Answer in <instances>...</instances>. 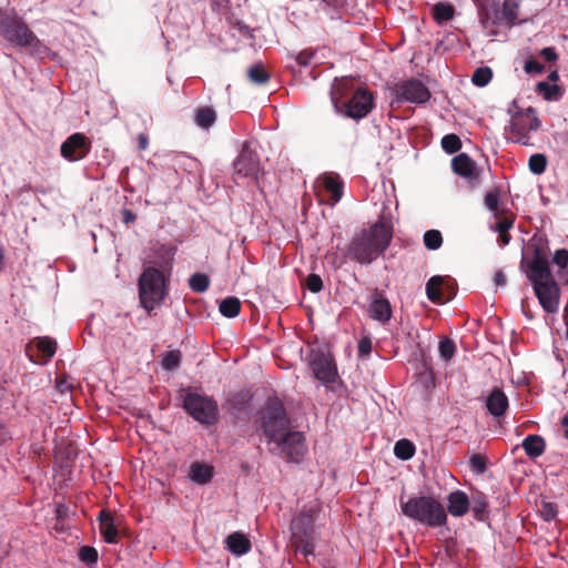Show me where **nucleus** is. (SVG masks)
<instances>
[{
    "label": "nucleus",
    "mask_w": 568,
    "mask_h": 568,
    "mask_svg": "<svg viewBox=\"0 0 568 568\" xmlns=\"http://www.w3.org/2000/svg\"><path fill=\"white\" fill-rule=\"evenodd\" d=\"M519 2L520 0H504L501 13L496 10L494 23L504 20L508 28H511L518 18Z\"/></svg>",
    "instance_id": "obj_22"
},
{
    "label": "nucleus",
    "mask_w": 568,
    "mask_h": 568,
    "mask_svg": "<svg viewBox=\"0 0 568 568\" xmlns=\"http://www.w3.org/2000/svg\"><path fill=\"white\" fill-rule=\"evenodd\" d=\"M527 456L530 458H537L541 456L546 448L544 438L539 435H528L521 443Z\"/></svg>",
    "instance_id": "obj_24"
},
{
    "label": "nucleus",
    "mask_w": 568,
    "mask_h": 568,
    "mask_svg": "<svg viewBox=\"0 0 568 568\" xmlns=\"http://www.w3.org/2000/svg\"><path fill=\"white\" fill-rule=\"evenodd\" d=\"M216 120V113L215 111L210 106H202L197 109L195 114V123L203 128L209 129L211 128Z\"/></svg>",
    "instance_id": "obj_31"
},
{
    "label": "nucleus",
    "mask_w": 568,
    "mask_h": 568,
    "mask_svg": "<svg viewBox=\"0 0 568 568\" xmlns=\"http://www.w3.org/2000/svg\"><path fill=\"white\" fill-rule=\"evenodd\" d=\"M394 454L397 458L402 460L410 459L415 454V446L408 439H399L395 443Z\"/></svg>",
    "instance_id": "obj_34"
},
{
    "label": "nucleus",
    "mask_w": 568,
    "mask_h": 568,
    "mask_svg": "<svg viewBox=\"0 0 568 568\" xmlns=\"http://www.w3.org/2000/svg\"><path fill=\"white\" fill-rule=\"evenodd\" d=\"M305 285L312 293H320L323 290V281L317 274H310L306 278Z\"/></svg>",
    "instance_id": "obj_48"
},
{
    "label": "nucleus",
    "mask_w": 568,
    "mask_h": 568,
    "mask_svg": "<svg viewBox=\"0 0 568 568\" xmlns=\"http://www.w3.org/2000/svg\"><path fill=\"white\" fill-rule=\"evenodd\" d=\"M181 353L180 351L166 352L161 361L162 368L165 371H173L180 366Z\"/></svg>",
    "instance_id": "obj_40"
},
{
    "label": "nucleus",
    "mask_w": 568,
    "mask_h": 568,
    "mask_svg": "<svg viewBox=\"0 0 568 568\" xmlns=\"http://www.w3.org/2000/svg\"><path fill=\"white\" fill-rule=\"evenodd\" d=\"M537 92L542 94L545 100H557L560 95V88L557 84H549L542 81L537 84Z\"/></svg>",
    "instance_id": "obj_37"
},
{
    "label": "nucleus",
    "mask_w": 568,
    "mask_h": 568,
    "mask_svg": "<svg viewBox=\"0 0 568 568\" xmlns=\"http://www.w3.org/2000/svg\"><path fill=\"white\" fill-rule=\"evenodd\" d=\"M320 507L317 504L305 506L301 513L292 519L291 530L293 541L297 550L305 557L313 556L315 549V527Z\"/></svg>",
    "instance_id": "obj_4"
},
{
    "label": "nucleus",
    "mask_w": 568,
    "mask_h": 568,
    "mask_svg": "<svg viewBox=\"0 0 568 568\" xmlns=\"http://www.w3.org/2000/svg\"><path fill=\"white\" fill-rule=\"evenodd\" d=\"M488 19H489L488 13L481 14L483 23H485V21L488 20Z\"/></svg>",
    "instance_id": "obj_62"
},
{
    "label": "nucleus",
    "mask_w": 568,
    "mask_h": 568,
    "mask_svg": "<svg viewBox=\"0 0 568 568\" xmlns=\"http://www.w3.org/2000/svg\"><path fill=\"white\" fill-rule=\"evenodd\" d=\"M247 75L251 82L258 85L265 84L271 78L270 73L266 71L262 63L253 64L247 70Z\"/></svg>",
    "instance_id": "obj_33"
},
{
    "label": "nucleus",
    "mask_w": 568,
    "mask_h": 568,
    "mask_svg": "<svg viewBox=\"0 0 568 568\" xmlns=\"http://www.w3.org/2000/svg\"><path fill=\"white\" fill-rule=\"evenodd\" d=\"M469 500V508L471 509L474 517L478 520H483L488 507L487 497L481 491H475Z\"/></svg>",
    "instance_id": "obj_28"
},
{
    "label": "nucleus",
    "mask_w": 568,
    "mask_h": 568,
    "mask_svg": "<svg viewBox=\"0 0 568 568\" xmlns=\"http://www.w3.org/2000/svg\"><path fill=\"white\" fill-rule=\"evenodd\" d=\"M368 312L373 320L381 323H386L392 317L390 303L386 297L382 295H377L371 301Z\"/></svg>",
    "instance_id": "obj_20"
},
{
    "label": "nucleus",
    "mask_w": 568,
    "mask_h": 568,
    "mask_svg": "<svg viewBox=\"0 0 568 568\" xmlns=\"http://www.w3.org/2000/svg\"><path fill=\"white\" fill-rule=\"evenodd\" d=\"M92 142L83 133L77 132L67 138L60 146V153L69 162L84 159L91 151Z\"/></svg>",
    "instance_id": "obj_14"
},
{
    "label": "nucleus",
    "mask_w": 568,
    "mask_h": 568,
    "mask_svg": "<svg viewBox=\"0 0 568 568\" xmlns=\"http://www.w3.org/2000/svg\"><path fill=\"white\" fill-rule=\"evenodd\" d=\"M313 58L314 52L312 50H303L297 54L296 61L300 65L306 67L311 63Z\"/></svg>",
    "instance_id": "obj_52"
},
{
    "label": "nucleus",
    "mask_w": 568,
    "mask_h": 568,
    "mask_svg": "<svg viewBox=\"0 0 568 568\" xmlns=\"http://www.w3.org/2000/svg\"><path fill=\"white\" fill-rule=\"evenodd\" d=\"M183 408L196 422L214 425L219 419V406L213 397L192 392L190 388L180 390Z\"/></svg>",
    "instance_id": "obj_5"
},
{
    "label": "nucleus",
    "mask_w": 568,
    "mask_h": 568,
    "mask_svg": "<svg viewBox=\"0 0 568 568\" xmlns=\"http://www.w3.org/2000/svg\"><path fill=\"white\" fill-rule=\"evenodd\" d=\"M213 477V467L201 464L193 463L190 467V478L192 481L204 485L207 484Z\"/></svg>",
    "instance_id": "obj_25"
},
{
    "label": "nucleus",
    "mask_w": 568,
    "mask_h": 568,
    "mask_svg": "<svg viewBox=\"0 0 568 568\" xmlns=\"http://www.w3.org/2000/svg\"><path fill=\"white\" fill-rule=\"evenodd\" d=\"M261 427L267 439L268 447L290 429V420L283 404L278 400L268 402L262 417Z\"/></svg>",
    "instance_id": "obj_9"
},
{
    "label": "nucleus",
    "mask_w": 568,
    "mask_h": 568,
    "mask_svg": "<svg viewBox=\"0 0 568 568\" xmlns=\"http://www.w3.org/2000/svg\"><path fill=\"white\" fill-rule=\"evenodd\" d=\"M544 70V65L534 59L527 60L525 63V71L527 73H541Z\"/></svg>",
    "instance_id": "obj_51"
},
{
    "label": "nucleus",
    "mask_w": 568,
    "mask_h": 568,
    "mask_svg": "<svg viewBox=\"0 0 568 568\" xmlns=\"http://www.w3.org/2000/svg\"><path fill=\"white\" fill-rule=\"evenodd\" d=\"M226 548L235 556H243L251 550L250 539L242 532L235 531L225 539Z\"/></svg>",
    "instance_id": "obj_21"
},
{
    "label": "nucleus",
    "mask_w": 568,
    "mask_h": 568,
    "mask_svg": "<svg viewBox=\"0 0 568 568\" xmlns=\"http://www.w3.org/2000/svg\"><path fill=\"white\" fill-rule=\"evenodd\" d=\"M349 261L347 251H327L324 255V264L336 271Z\"/></svg>",
    "instance_id": "obj_27"
},
{
    "label": "nucleus",
    "mask_w": 568,
    "mask_h": 568,
    "mask_svg": "<svg viewBox=\"0 0 568 568\" xmlns=\"http://www.w3.org/2000/svg\"><path fill=\"white\" fill-rule=\"evenodd\" d=\"M494 283L496 286H505L506 285V276L501 271H497L494 276Z\"/></svg>",
    "instance_id": "obj_56"
},
{
    "label": "nucleus",
    "mask_w": 568,
    "mask_h": 568,
    "mask_svg": "<svg viewBox=\"0 0 568 568\" xmlns=\"http://www.w3.org/2000/svg\"><path fill=\"white\" fill-rule=\"evenodd\" d=\"M324 189L331 193L333 203H337L343 195V182L338 175L325 174L323 176Z\"/></svg>",
    "instance_id": "obj_26"
},
{
    "label": "nucleus",
    "mask_w": 568,
    "mask_h": 568,
    "mask_svg": "<svg viewBox=\"0 0 568 568\" xmlns=\"http://www.w3.org/2000/svg\"><path fill=\"white\" fill-rule=\"evenodd\" d=\"M402 514L413 521L429 528H438L447 523L444 506L433 496H414L400 500Z\"/></svg>",
    "instance_id": "obj_3"
},
{
    "label": "nucleus",
    "mask_w": 568,
    "mask_h": 568,
    "mask_svg": "<svg viewBox=\"0 0 568 568\" xmlns=\"http://www.w3.org/2000/svg\"><path fill=\"white\" fill-rule=\"evenodd\" d=\"M153 252L154 254L145 260L139 278L140 304L148 312L162 304L168 295L174 261L172 251Z\"/></svg>",
    "instance_id": "obj_2"
},
{
    "label": "nucleus",
    "mask_w": 568,
    "mask_h": 568,
    "mask_svg": "<svg viewBox=\"0 0 568 568\" xmlns=\"http://www.w3.org/2000/svg\"><path fill=\"white\" fill-rule=\"evenodd\" d=\"M486 408L494 417L503 416L508 408V397L498 387H495L486 398Z\"/></svg>",
    "instance_id": "obj_18"
},
{
    "label": "nucleus",
    "mask_w": 568,
    "mask_h": 568,
    "mask_svg": "<svg viewBox=\"0 0 568 568\" xmlns=\"http://www.w3.org/2000/svg\"><path fill=\"white\" fill-rule=\"evenodd\" d=\"M189 286L195 293H203L210 286V278L204 273H195L189 278Z\"/></svg>",
    "instance_id": "obj_35"
},
{
    "label": "nucleus",
    "mask_w": 568,
    "mask_h": 568,
    "mask_svg": "<svg viewBox=\"0 0 568 568\" xmlns=\"http://www.w3.org/2000/svg\"><path fill=\"white\" fill-rule=\"evenodd\" d=\"M397 98L410 103H425L430 99L428 88L417 79L404 81L397 87Z\"/></svg>",
    "instance_id": "obj_16"
},
{
    "label": "nucleus",
    "mask_w": 568,
    "mask_h": 568,
    "mask_svg": "<svg viewBox=\"0 0 568 568\" xmlns=\"http://www.w3.org/2000/svg\"><path fill=\"white\" fill-rule=\"evenodd\" d=\"M393 223L382 215L368 227L362 229L354 237L349 248H387L393 239Z\"/></svg>",
    "instance_id": "obj_6"
},
{
    "label": "nucleus",
    "mask_w": 568,
    "mask_h": 568,
    "mask_svg": "<svg viewBox=\"0 0 568 568\" xmlns=\"http://www.w3.org/2000/svg\"><path fill=\"white\" fill-rule=\"evenodd\" d=\"M55 352L57 342L48 336L36 337L26 345V355L33 364H47Z\"/></svg>",
    "instance_id": "obj_15"
},
{
    "label": "nucleus",
    "mask_w": 568,
    "mask_h": 568,
    "mask_svg": "<svg viewBox=\"0 0 568 568\" xmlns=\"http://www.w3.org/2000/svg\"><path fill=\"white\" fill-rule=\"evenodd\" d=\"M121 220L125 225L133 224L136 221V214L129 209L121 210Z\"/></svg>",
    "instance_id": "obj_54"
},
{
    "label": "nucleus",
    "mask_w": 568,
    "mask_h": 568,
    "mask_svg": "<svg viewBox=\"0 0 568 568\" xmlns=\"http://www.w3.org/2000/svg\"><path fill=\"white\" fill-rule=\"evenodd\" d=\"M442 148L448 154H453L462 149V141L459 136L454 133L446 134L442 139Z\"/></svg>",
    "instance_id": "obj_39"
},
{
    "label": "nucleus",
    "mask_w": 568,
    "mask_h": 568,
    "mask_svg": "<svg viewBox=\"0 0 568 568\" xmlns=\"http://www.w3.org/2000/svg\"><path fill=\"white\" fill-rule=\"evenodd\" d=\"M0 34L14 47L37 51L41 45L40 40L27 23L17 16H4L0 20Z\"/></svg>",
    "instance_id": "obj_7"
},
{
    "label": "nucleus",
    "mask_w": 568,
    "mask_h": 568,
    "mask_svg": "<svg viewBox=\"0 0 568 568\" xmlns=\"http://www.w3.org/2000/svg\"><path fill=\"white\" fill-rule=\"evenodd\" d=\"M221 314L227 318H233L241 311V302L237 297L230 296L221 301L219 305Z\"/></svg>",
    "instance_id": "obj_30"
},
{
    "label": "nucleus",
    "mask_w": 568,
    "mask_h": 568,
    "mask_svg": "<svg viewBox=\"0 0 568 568\" xmlns=\"http://www.w3.org/2000/svg\"><path fill=\"white\" fill-rule=\"evenodd\" d=\"M552 263L558 266L559 270L568 267V251H555L552 256Z\"/></svg>",
    "instance_id": "obj_49"
},
{
    "label": "nucleus",
    "mask_w": 568,
    "mask_h": 568,
    "mask_svg": "<svg viewBox=\"0 0 568 568\" xmlns=\"http://www.w3.org/2000/svg\"><path fill=\"white\" fill-rule=\"evenodd\" d=\"M498 239L501 245H508L510 241V235L508 232L505 233H498Z\"/></svg>",
    "instance_id": "obj_58"
},
{
    "label": "nucleus",
    "mask_w": 568,
    "mask_h": 568,
    "mask_svg": "<svg viewBox=\"0 0 568 568\" xmlns=\"http://www.w3.org/2000/svg\"><path fill=\"white\" fill-rule=\"evenodd\" d=\"M443 277L433 276L426 284V295L434 303H443V291H442Z\"/></svg>",
    "instance_id": "obj_29"
},
{
    "label": "nucleus",
    "mask_w": 568,
    "mask_h": 568,
    "mask_svg": "<svg viewBox=\"0 0 568 568\" xmlns=\"http://www.w3.org/2000/svg\"><path fill=\"white\" fill-rule=\"evenodd\" d=\"M100 531L108 544H115L118 541V530L115 528L113 517L110 513L102 510L99 514Z\"/></svg>",
    "instance_id": "obj_23"
},
{
    "label": "nucleus",
    "mask_w": 568,
    "mask_h": 568,
    "mask_svg": "<svg viewBox=\"0 0 568 568\" xmlns=\"http://www.w3.org/2000/svg\"><path fill=\"white\" fill-rule=\"evenodd\" d=\"M138 143L140 150H145L149 145V138L144 133L138 135Z\"/></svg>",
    "instance_id": "obj_57"
},
{
    "label": "nucleus",
    "mask_w": 568,
    "mask_h": 568,
    "mask_svg": "<svg viewBox=\"0 0 568 568\" xmlns=\"http://www.w3.org/2000/svg\"><path fill=\"white\" fill-rule=\"evenodd\" d=\"M2 558V556H0V559Z\"/></svg>",
    "instance_id": "obj_64"
},
{
    "label": "nucleus",
    "mask_w": 568,
    "mask_h": 568,
    "mask_svg": "<svg viewBox=\"0 0 568 568\" xmlns=\"http://www.w3.org/2000/svg\"><path fill=\"white\" fill-rule=\"evenodd\" d=\"M485 205L489 211L494 212L495 216H499V190L495 189L485 195Z\"/></svg>",
    "instance_id": "obj_45"
},
{
    "label": "nucleus",
    "mask_w": 568,
    "mask_h": 568,
    "mask_svg": "<svg viewBox=\"0 0 568 568\" xmlns=\"http://www.w3.org/2000/svg\"><path fill=\"white\" fill-rule=\"evenodd\" d=\"M558 78H559V77H558L557 71H552V72H550V74L548 75V79H549L550 81H552V82L557 81V80H558Z\"/></svg>",
    "instance_id": "obj_60"
},
{
    "label": "nucleus",
    "mask_w": 568,
    "mask_h": 568,
    "mask_svg": "<svg viewBox=\"0 0 568 568\" xmlns=\"http://www.w3.org/2000/svg\"><path fill=\"white\" fill-rule=\"evenodd\" d=\"M453 171L469 181L479 180V170L474 160L467 153H460L452 160Z\"/></svg>",
    "instance_id": "obj_17"
},
{
    "label": "nucleus",
    "mask_w": 568,
    "mask_h": 568,
    "mask_svg": "<svg viewBox=\"0 0 568 568\" xmlns=\"http://www.w3.org/2000/svg\"><path fill=\"white\" fill-rule=\"evenodd\" d=\"M311 367L316 379L323 384H333L337 377V367L333 356L324 351H313Z\"/></svg>",
    "instance_id": "obj_13"
},
{
    "label": "nucleus",
    "mask_w": 568,
    "mask_h": 568,
    "mask_svg": "<svg viewBox=\"0 0 568 568\" xmlns=\"http://www.w3.org/2000/svg\"><path fill=\"white\" fill-rule=\"evenodd\" d=\"M565 437L568 438V428L565 429Z\"/></svg>",
    "instance_id": "obj_63"
},
{
    "label": "nucleus",
    "mask_w": 568,
    "mask_h": 568,
    "mask_svg": "<svg viewBox=\"0 0 568 568\" xmlns=\"http://www.w3.org/2000/svg\"><path fill=\"white\" fill-rule=\"evenodd\" d=\"M549 251H523L520 270L530 282L538 302L546 313L559 310L560 288L551 274Z\"/></svg>",
    "instance_id": "obj_1"
},
{
    "label": "nucleus",
    "mask_w": 568,
    "mask_h": 568,
    "mask_svg": "<svg viewBox=\"0 0 568 568\" xmlns=\"http://www.w3.org/2000/svg\"><path fill=\"white\" fill-rule=\"evenodd\" d=\"M377 251H347L349 253V261L359 263L362 265L371 264L376 258Z\"/></svg>",
    "instance_id": "obj_41"
},
{
    "label": "nucleus",
    "mask_w": 568,
    "mask_h": 568,
    "mask_svg": "<svg viewBox=\"0 0 568 568\" xmlns=\"http://www.w3.org/2000/svg\"><path fill=\"white\" fill-rule=\"evenodd\" d=\"M372 352V341L368 337H363L358 341L357 353L359 357H367Z\"/></svg>",
    "instance_id": "obj_50"
},
{
    "label": "nucleus",
    "mask_w": 568,
    "mask_h": 568,
    "mask_svg": "<svg viewBox=\"0 0 568 568\" xmlns=\"http://www.w3.org/2000/svg\"><path fill=\"white\" fill-rule=\"evenodd\" d=\"M528 168L534 174H542L547 169V158L545 154L536 153L529 158Z\"/></svg>",
    "instance_id": "obj_36"
},
{
    "label": "nucleus",
    "mask_w": 568,
    "mask_h": 568,
    "mask_svg": "<svg viewBox=\"0 0 568 568\" xmlns=\"http://www.w3.org/2000/svg\"><path fill=\"white\" fill-rule=\"evenodd\" d=\"M561 423H562V426L565 427V429L568 428V415L564 416Z\"/></svg>",
    "instance_id": "obj_61"
},
{
    "label": "nucleus",
    "mask_w": 568,
    "mask_h": 568,
    "mask_svg": "<svg viewBox=\"0 0 568 568\" xmlns=\"http://www.w3.org/2000/svg\"><path fill=\"white\" fill-rule=\"evenodd\" d=\"M541 126L537 112L534 108L529 106L525 110L518 111L510 123L511 141L515 143L531 146L534 145L530 136L531 131H537Z\"/></svg>",
    "instance_id": "obj_10"
},
{
    "label": "nucleus",
    "mask_w": 568,
    "mask_h": 568,
    "mask_svg": "<svg viewBox=\"0 0 568 568\" xmlns=\"http://www.w3.org/2000/svg\"><path fill=\"white\" fill-rule=\"evenodd\" d=\"M538 511L544 520L551 521L558 514V507L552 501L541 500Z\"/></svg>",
    "instance_id": "obj_43"
},
{
    "label": "nucleus",
    "mask_w": 568,
    "mask_h": 568,
    "mask_svg": "<svg viewBox=\"0 0 568 568\" xmlns=\"http://www.w3.org/2000/svg\"><path fill=\"white\" fill-rule=\"evenodd\" d=\"M493 78V71L488 67L477 68L471 77V81L477 87H485L490 82Z\"/></svg>",
    "instance_id": "obj_38"
},
{
    "label": "nucleus",
    "mask_w": 568,
    "mask_h": 568,
    "mask_svg": "<svg viewBox=\"0 0 568 568\" xmlns=\"http://www.w3.org/2000/svg\"><path fill=\"white\" fill-rule=\"evenodd\" d=\"M447 510L454 517H462L466 515L470 507V500L467 494L463 490H455L447 497Z\"/></svg>",
    "instance_id": "obj_19"
},
{
    "label": "nucleus",
    "mask_w": 568,
    "mask_h": 568,
    "mask_svg": "<svg viewBox=\"0 0 568 568\" xmlns=\"http://www.w3.org/2000/svg\"><path fill=\"white\" fill-rule=\"evenodd\" d=\"M513 224H514V219H511V217H504V219L499 220L496 223V231L498 233L508 232L509 229L513 227Z\"/></svg>",
    "instance_id": "obj_53"
},
{
    "label": "nucleus",
    "mask_w": 568,
    "mask_h": 568,
    "mask_svg": "<svg viewBox=\"0 0 568 568\" xmlns=\"http://www.w3.org/2000/svg\"><path fill=\"white\" fill-rule=\"evenodd\" d=\"M268 449L288 462L298 463L306 453L305 437L301 432L288 429Z\"/></svg>",
    "instance_id": "obj_11"
},
{
    "label": "nucleus",
    "mask_w": 568,
    "mask_h": 568,
    "mask_svg": "<svg viewBox=\"0 0 568 568\" xmlns=\"http://www.w3.org/2000/svg\"><path fill=\"white\" fill-rule=\"evenodd\" d=\"M322 2L326 3L327 6L337 7L342 4L343 0H321Z\"/></svg>",
    "instance_id": "obj_59"
},
{
    "label": "nucleus",
    "mask_w": 568,
    "mask_h": 568,
    "mask_svg": "<svg viewBox=\"0 0 568 568\" xmlns=\"http://www.w3.org/2000/svg\"><path fill=\"white\" fill-rule=\"evenodd\" d=\"M455 13V9L450 3L447 2H437L433 7V16L434 19L438 23L447 22L453 19Z\"/></svg>",
    "instance_id": "obj_32"
},
{
    "label": "nucleus",
    "mask_w": 568,
    "mask_h": 568,
    "mask_svg": "<svg viewBox=\"0 0 568 568\" xmlns=\"http://www.w3.org/2000/svg\"><path fill=\"white\" fill-rule=\"evenodd\" d=\"M469 467L476 474H483L487 467L486 457L480 454H475L469 459Z\"/></svg>",
    "instance_id": "obj_47"
},
{
    "label": "nucleus",
    "mask_w": 568,
    "mask_h": 568,
    "mask_svg": "<svg viewBox=\"0 0 568 568\" xmlns=\"http://www.w3.org/2000/svg\"><path fill=\"white\" fill-rule=\"evenodd\" d=\"M439 354L440 356L446 359V361H449L453 358L454 354H455V351H456V346H455V343L449 339V338H444L439 342Z\"/></svg>",
    "instance_id": "obj_46"
},
{
    "label": "nucleus",
    "mask_w": 568,
    "mask_h": 568,
    "mask_svg": "<svg viewBox=\"0 0 568 568\" xmlns=\"http://www.w3.org/2000/svg\"><path fill=\"white\" fill-rule=\"evenodd\" d=\"M540 55L547 61V62H554L557 60L558 55L556 53V50L551 47L544 48L540 51Z\"/></svg>",
    "instance_id": "obj_55"
},
{
    "label": "nucleus",
    "mask_w": 568,
    "mask_h": 568,
    "mask_svg": "<svg viewBox=\"0 0 568 568\" xmlns=\"http://www.w3.org/2000/svg\"><path fill=\"white\" fill-rule=\"evenodd\" d=\"M332 92V102L337 112L344 114L347 118L354 120H361L365 118L374 108V95L366 88H357L352 97L346 101L342 102L341 99Z\"/></svg>",
    "instance_id": "obj_8"
},
{
    "label": "nucleus",
    "mask_w": 568,
    "mask_h": 568,
    "mask_svg": "<svg viewBox=\"0 0 568 568\" xmlns=\"http://www.w3.org/2000/svg\"><path fill=\"white\" fill-rule=\"evenodd\" d=\"M423 242L426 248H439L443 244V236L438 230H429L425 232Z\"/></svg>",
    "instance_id": "obj_42"
},
{
    "label": "nucleus",
    "mask_w": 568,
    "mask_h": 568,
    "mask_svg": "<svg viewBox=\"0 0 568 568\" xmlns=\"http://www.w3.org/2000/svg\"><path fill=\"white\" fill-rule=\"evenodd\" d=\"M234 176L258 179L262 171L260 156L255 150L251 148V143L244 142L242 150L233 163Z\"/></svg>",
    "instance_id": "obj_12"
},
{
    "label": "nucleus",
    "mask_w": 568,
    "mask_h": 568,
    "mask_svg": "<svg viewBox=\"0 0 568 568\" xmlns=\"http://www.w3.org/2000/svg\"><path fill=\"white\" fill-rule=\"evenodd\" d=\"M79 558L82 562L89 566H94L98 562L99 555L94 547L83 546L79 551Z\"/></svg>",
    "instance_id": "obj_44"
}]
</instances>
